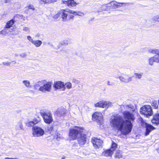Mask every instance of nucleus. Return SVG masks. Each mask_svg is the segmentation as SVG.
Returning <instances> with one entry per match:
<instances>
[{
    "label": "nucleus",
    "mask_w": 159,
    "mask_h": 159,
    "mask_svg": "<svg viewBox=\"0 0 159 159\" xmlns=\"http://www.w3.org/2000/svg\"><path fill=\"white\" fill-rule=\"evenodd\" d=\"M157 151L159 153V148L157 149Z\"/></svg>",
    "instance_id": "58"
},
{
    "label": "nucleus",
    "mask_w": 159,
    "mask_h": 159,
    "mask_svg": "<svg viewBox=\"0 0 159 159\" xmlns=\"http://www.w3.org/2000/svg\"><path fill=\"white\" fill-rule=\"evenodd\" d=\"M122 152L121 151L119 150H116L115 155V157L116 159H119L122 157Z\"/></svg>",
    "instance_id": "21"
},
{
    "label": "nucleus",
    "mask_w": 159,
    "mask_h": 159,
    "mask_svg": "<svg viewBox=\"0 0 159 159\" xmlns=\"http://www.w3.org/2000/svg\"><path fill=\"white\" fill-rule=\"evenodd\" d=\"M107 85L109 86H112L114 84L110 82L109 81H107Z\"/></svg>",
    "instance_id": "45"
},
{
    "label": "nucleus",
    "mask_w": 159,
    "mask_h": 159,
    "mask_svg": "<svg viewBox=\"0 0 159 159\" xmlns=\"http://www.w3.org/2000/svg\"><path fill=\"white\" fill-rule=\"evenodd\" d=\"M154 62H155V59L153 57H151L149 58L148 59V64L150 66H152L153 65Z\"/></svg>",
    "instance_id": "26"
},
{
    "label": "nucleus",
    "mask_w": 159,
    "mask_h": 159,
    "mask_svg": "<svg viewBox=\"0 0 159 159\" xmlns=\"http://www.w3.org/2000/svg\"><path fill=\"white\" fill-rule=\"evenodd\" d=\"M41 84L43 85V86L39 87V91L43 93L50 91L51 89V83L50 82H45V81L42 80L38 82L34 86L36 87L40 86Z\"/></svg>",
    "instance_id": "2"
},
{
    "label": "nucleus",
    "mask_w": 159,
    "mask_h": 159,
    "mask_svg": "<svg viewBox=\"0 0 159 159\" xmlns=\"http://www.w3.org/2000/svg\"><path fill=\"white\" fill-rule=\"evenodd\" d=\"M152 20L153 21L159 22V15H156L153 17Z\"/></svg>",
    "instance_id": "35"
},
{
    "label": "nucleus",
    "mask_w": 159,
    "mask_h": 159,
    "mask_svg": "<svg viewBox=\"0 0 159 159\" xmlns=\"http://www.w3.org/2000/svg\"><path fill=\"white\" fill-rule=\"evenodd\" d=\"M92 118L94 120L97 122L100 121L102 120V115L100 112H96L93 115Z\"/></svg>",
    "instance_id": "13"
},
{
    "label": "nucleus",
    "mask_w": 159,
    "mask_h": 159,
    "mask_svg": "<svg viewBox=\"0 0 159 159\" xmlns=\"http://www.w3.org/2000/svg\"><path fill=\"white\" fill-rule=\"evenodd\" d=\"M53 129V127H51L50 128V130H52Z\"/></svg>",
    "instance_id": "54"
},
{
    "label": "nucleus",
    "mask_w": 159,
    "mask_h": 159,
    "mask_svg": "<svg viewBox=\"0 0 159 159\" xmlns=\"http://www.w3.org/2000/svg\"><path fill=\"white\" fill-rule=\"evenodd\" d=\"M65 85V87H66L67 89H70L72 88V86L71 84L69 82H67L66 83Z\"/></svg>",
    "instance_id": "32"
},
{
    "label": "nucleus",
    "mask_w": 159,
    "mask_h": 159,
    "mask_svg": "<svg viewBox=\"0 0 159 159\" xmlns=\"http://www.w3.org/2000/svg\"><path fill=\"white\" fill-rule=\"evenodd\" d=\"M40 113L45 123L49 124L52 122L53 119L51 112L45 110H41Z\"/></svg>",
    "instance_id": "4"
},
{
    "label": "nucleus",
    "mask_w": 159,
    "mask_h": 159,
    "mask_svg": "<svg viewBox=\"0 0 159 159\" xmlns=\"http://www.w3.org/2000/svg\"><path fill=\"white\" fill-rule=\"evenodd\" d=\"M118 78L121 82L126 83H128L129 82L131 81L132 79L131 77H127L122 76H120Z\"/></svg>",
    "instance_id": "16"
},
{
    "label": "nucleus",
    "mask_w": 159,
    "mask_h": 159,
    "mask_svg": "<svg viewBox=\"0 0 159 159\" xmlns=\"http://www.w3.org/2000/svg\"><path fill=\"white\" fill-rule=\"evenodd\" d=\"M68 11L70 13L72 14L75 15H77L80 16H83L84 15V13L82 12L76 11L71 10H69Z\"/></svg>",
    "instance_id": "22"
},
{
    "label": "nucleus",
    "mask_w": 159,
    "mask_h": 159,
    "mask_svg": "<svg viewBox=\"0 0 159 159\" xmlns=\"http://www.w3.org/2000/svg\"><path fill=\"white\" fill-rule=\"evenodd\" d=\"M159 50L157 49H150L148 50V52L149 53L156 54L159 53Z\"/></svg>",
    "instance_id": "27"
},
{
    "label": "nucleus",
    "mask_w": 159,
    "mask_h": 159,
    "mask_svg": "<svg viewBox=\"0 0 159 159\" xmlns=\"http://www.w3.org/2000/svg\"><path fill=\"white\" fill-rule=\"evenodd\" d=\"M146 131L145 133V136L148 135L153 130L155 129V128L152 125L145 123Z\"/></svg>",
    "instance_id": "15"
},
{
    "label": "nucleus",
    "mask_w": 159,
    "mask_h": 159,
    "mask_svg": "<svg viewBox=\"0 0 159 159\" xmlns=\"http://www.w3.org/2000/svg\"><path fill=\"white\" fill-rule=\"evenodd\" d=\"M46 1V4H50L53 2L52 0H45Z\"/></svg>",
    "instance_id": "43"
},
{
    "label": "nucleus",
    "mask_w": 159,
    "mask_h": 159,
    "mask_svg": "<svg viewBox=\"0 0 159 159\" xmlns=\"http://www.w3.org/2000/svg\"><path fill=\"white\" fill-rule=\"evenodd\" d=\"M77 139L78 143L80 146H82L86 142V134L84 133V131H83V133H81Z\"/></svg>",
    "instance_id": "9"
},
{
    "label": "nucleus",
    "mask_w": 159,
    "mask_h": 159,
    "mask_svg": "<svg viewBox=\"0 0 159 159\" xmlns=\"http://www.w3.org/2000/svg\"><path fill=\"white\" fill-rule=\"evenodd\" d=\"M124 118L119 115L112 116L111 122L114 127L117 128L124 135H127L131 131L133 123L135 119L134 112L125 111L123 112Z\"/></svg>",
    "instance_id": "1"
},
{
    "label": "nucleus",
    "mask_w": 159,
    "mask_h": 159,
    "mask_svg": "<svg viewBox=\"0 0 159 159\" xmlns=\"http://www.w3.org/2000/svg\"><path fill=\"white\" fill-rule=\"evenodd\" d=\"M11 63L12 62V63H13L12 64H13V65L15 64H16V61H11Z\"/></svg>",
    "instance_id": "49"
},
{
    "label": "nucleus",
    "mask_w": 159,
    "mask_h": 159,
    "mask_svg": "<svg viewBox=\"0 0 159 159\" xmlns=\"http://www.w3.org/2000/svg\"><path fill=\"white\" fill-rule=\"evenodd\" d=\"M140 112L141 114L144 115L147 117L151 116L153 114L151 107L149 105L143 106L141 108Z\"/></svg>",
    "instance_id": "6"
},
{
    "label": "nucleus",
    "mask_w": 159,
    "mask_h": 159,
    "mask_svg": "<svg viewBox=\"0 0 159 159\" xmlns=\"http://www.w3.org/2000/svg\"><path fill=\"white\" fill-rule=\"evenodd\" d=\"M113 153V152L111 149H108L102 152V155L106 157H111Z\"/></svg>",
    "instance_id": "19"
},
{
    "label": "nucleus",
    "mask_w": 159,
    "mask_h": 159,
    "mask_svg": "<svg viewBox=\"0 0 159 159\" xmlns=\"http://www.w3.org/2000/svg\"><path fill=\"white\" fill-rule=\"evenodd\" d=\"M66 110L63 107H62L58 108L56 111L55 114L59 117H63L64 116L66 113Z\"/></svg>",
    "instance_id": "12"
},
{
    "label": "nucleus",
    "mask_w": 159,
    "mask_h": 159,
    "mask_svg": "<svg viewBox=\"0 0 159 159\" xmlns=\"http://www.w3.org/2000/svg\"><path fill=\"white\" fill-rule=\"evenodd\" d=\"M154 59H155V61L157 63H159V53H157L156 55L153 56Z\"/></svg>",
    "instance_id": "31"
},
{
    "label": "nucleus",
    "mask_w": 159,
    "mask_h": 159,
    "mask_svg": "<svg viewBox=\"0 0 159 159\" xmlns=\"http://www.w3.org/2000/svg\"><path fill=\"white\" fill-rule=\"evenodd\" d=\"M10 0H4V1L5 3H7L9 2Z\"/></svg>",
    "instance_id": "50"
},
{
    "label": "nucleus",
    "mask_w": 159,
    "mask_h": 159,
    "mask_svg": "<svg viewBox=\"0 0 159 159\" xmlns=\"http://www.w3.org/2000/svg\"><path fill=\"white\" fill-rule=\"evenodd\" d=\"M14 55H15V57H18V54H17V53L15 54Z\"/></svg>",
    "instance_id": "52"
},
{
    "label": "nucleus",
    "mask_w": 159,
    "mask_h": 159,
    "mask_svg": "<svg viewBox=\"0 0 159 159\" xmlns=\"http://www.w3.org/2000/svg\"><path fill=\"white\" fill-rule=\"evenodd\" d=\"M14 20L12 19L9 21H8L5 25V28H10L13 25L15 22Z\"/></svg>",
    "instance_id": "20"
},
{
    "label": "nucleus",
    "mask_w": 159,
    "mask_h": 159,
    "mask_svg": "<svg viewBox=\"0 0 159 159\" xmlns=\"http://www.w3.org/2000/svg\"><path fill=\"white\" fill-rule=\"evenodd\" d=\"M44 133V130L40 127L35 126L32 128V134L34 137H37L42 136Z\"/></svg>",
    "instance_id": "7"
},
{
    "label": "nucleus",
    "mask_w": 159,
    "mask_h": 159,
    "mask_svg": "<svg viewBox=\"0 0 159 159\" xmlns=\"http://www.w3.org/2000/svg\"><path fill=\"white\" fill-rule=\"evenodd\" d=\"M143 74V73H135L134 74V77L139 79H140L142 78V75Z\"/></svg>",
    "instance_id": "28"
},
{
    "label": "nucleus",
    "mask_w": 159,
    "mask_h": 159,
    "mask_svg": "<svg viewBox=\"0 0 159 159\" xmlns=\"http://www.w3.org/2000/svg\"><path fill=\"white\" fill-rule=\"evenodd\" d=\"M112 103L109 101H101L95 104V107H101L102 108H107L111 107L112 106Z\"/></svg>",
    "instance_id": "8"
},
{
    "label": "nucleus",
    "mask_w": 159,
    "mask_h": 159,
    "mask_svg": "<svg viewBox=\"0 0 159 159\" xmlns=\"http://www.w3.org/2000/svg\"><path fill=\"white\" fill-rule=\"evenodd\" d=\"M151 105L155 109H157L158 108V105L157 102L156 101H152L151 103Z\"/></svg>",
    "instance_id": "30"
},
{
    "label": "nucleus",
    "mask_w": 159,
    "mask_h": 159,
    "mask_svg": "<svg viewBox=\"0 0 159 159\" xmlns=\"http://www.w3.org/2000/svg\"><path fill=\"white\" fill-rule=\"evenodd\" d=\"M12 159H19L17 158H12Z\"/></svg>",
    "instance_id": "56"
},
{
    "label": "nucleus",
    "mask_w": 159,
    "mask_h": 159,
    "mask_svg": "<svg viewBox=\"0 0 159 159\" xmlns=\"http://www.w3.org/2000/svg\"><path fill=\"white\" fill-rule=\"evenodd\" d=\"M23 30L27 32H29L30 31V29L28 27L24 26L23 27Z\"/></svg>",
    "instance_id": "36"
},
{
    "label": "nucleus",
    "mask_w": 159,
    "mask_h": 159,
    "mask_svg": "<svg viewBox=\"0 0 159 159\" xmlns=\"http://www.w3.org/2000/svg\"><path fill=\"white\" fill-rule=\"evenodd\" d=\"M28 8L29 9H32L33 10L35 9L34 6L32 5H30L28 6Z\"/></svg>",
    "instance_id": "42"
},
{
    "label": "nucleus",
    "mask_w": 159,
    "mask_h": 159,
    "mask_svg": "<svg viewBox=\"0 0 159 159\" xmlns=\"http://www.w3.org/2000/svg\"><path fill=\"white\" fill-rule=\"evenodd\" d=\"M11 63V62H4L2 63L5 66H10V64Z\"/></svg>",
    "instance_id": "39"
},
{
    "label": "nucleus",
    "mask_w": 159,
    "mask_h": 159,
    "mask_svg": "<svg viewBox=\"0 0 159 159\" xmlns=\"http://www.w3.org/2000/svg\"><path fill=\"white\" fill-rule=\"evenodd\" d=\"M16 129L17 130H20V129L24 130L23 125L21 122L20 121L18 123Z\"/></svg>",
    "instance_id": "25"
},
{
    "label": "nucleus",
    "mask_w": 159,
    "mask_h": 159,
    "mask_svg": "<svg viewBox=\"0 0 159 159\" xmlns=\"http://www.w3.org/2000/svg\"><path fill=\"white\" fill-rule=\"evenodd\" d=\"M27 39L28 40H29L30 42L33 43V42L34 41L32 39L31 37L30 36H27Z\"/></svg>",
    "instance_id": "38"
},
{
    "label": "nucleus",
    "mask_w": 159,
    "mask_h": 159,
    "mask_svg": "<svg viewBox=\"0 0 159 159\" xmlns=\"http://www.w3.org/2000/svg\"><path fill=\"white\" fill-rule=\"evenodd\" d=\"M69 10L68 9L67 10H63L61 12V17L64 21L68 20V17H69L68 13H70L68 11Z\"/></svg>",
    "instance_id": "14"
},
{
    "label": "nucleus",
    "mask_w": 159,
    "mask_h": 159,
    "mask_svg": "<svg viewBox=\"0 0 159 159\" xmlns=\"http://www.w3.org/2000/svg\"><path fill=\"white\" fill-rule=\"evenodd\" d=\"M53 2H54L57 1V0H52Z\"/></svg>",
    "instance_id": "55"
},
{
    "label": "nucleus",
    "mask_w": 159,
    "mask_h": 159,
    "mask_svg": "<svg viewBox=\"0 0 159 159\" xmlns=\"http://www.w3.org/2000/svg\"><path fill=\"white\" fill-rule=\"evenodd\" d=\"M65 159V157H62V159Z\"/></svg>",
    "instance_id": "57"
},
{
    "label": "nucleus",
    "mask_w": 159,
    "mask_h": 159,
    "mask_svg": "<svg viewBox=\"0 0 159 159\" xmlns=\"http://www.w3.org/2000/svg\"><path fill=\"white\" fill-rule=\"evenodd\" d=\"M72 82L74 83H77L78 82V81L75 79H73L72 80Z\"/></svg>",
    "instance_id": "46"
},
{
    "label": "nucleus",
    "mask_w": 159,
    "mask_h": 159,
    "mask_svg": "<svg viewBox=\"0 0 159 159\" xmlns=\"http://www.w3.org/2000/svg\"><path fill=\"white\" fill-rule=\"evenodd\" d=\"M69 43V41L67 40H64L61 42V43L62 45L65 46L68 45Z\"/></svg>",
    "instance_id": "34"
},
{
    "label": "nucleus",
    "mask_w": 159,
    "mask_h": 159,
    "mask_svg": "<svg viewBox=\"0 0 159 159\" xmlns=\"http://www.w3.org/2000/svg\"><path fill=\"white\" fill-rule=\"evenodd\" d=\"M20 56L22 57H25L26 56V54L25 53H23L20 54Z\"/></svg>",
    "instance_id": "44"
},
{
    "label": "nucleus",
    "mask_w": 159,
    "mask_h": 159,
    "mask_svg": "<svg viewBox=\"0 0 159 159\" xmlns=\"http://www.w3.org/2000/svg\"><path fill=\"white\" fill-rule=\"evenodd\" d=\"M69 17H68V20L70 18H72L74 17L73 15H70L69 14Z\"/></svg>",
    "instance_id": "48"
},
{
    "label": "nucleus",
    "mask_w": 159,
    "mask_h": 159,
    "mask_svg": "<svg viewBox=\"0 0 159 159\" xmlns=\"http://www.w3.org/2000/svg\"><path fill=\"white\" fill-rule=\"evenodd\" d=\"M117 146V144L114 142H113L112 143L111 148L110 149H111V150L113 152V151L116 148Z\"/></svg>",
    "instance_id": "29"
},
{
    "label": "nucleus",
    "mask_w": 159,
    "mask_h": 159,
    "mask_svg": "<svg viewBox=\"0 0 159 159\" xmlns=\"http://www.w3.org/2000/svg\"><path fill=\"white\" fill-rule=\"evenodd\" d=\"M63 3L66 4L69 7H73L76 6V3L74 0H68V1H63Z\"/></svg>",
    "instance_id": "18"
},
{
    "label": "nucleus",
    "mask_w": 159,
    "mask_h": 159,
    "mask_svg": "<svg viewBox=\"0 0 159 159\" xmlns=\"http://www.w3.org/2000/svg\"><path fill=\"white\" fill-rule=\"evenodd\" d=\"M91 142L94 147L96 148H98L101 146L103 143V141L102 140L96 138H92Z\"/></svg>",
    "instance_id": "10"
},
{
    "label": "nucleus",
    "mask_w": 159,
    "mask_h": 159,
    "mask_svg": "<svg viewBox=\"0 0 159 159\" xmlns=\"http://www.w3.org/2000/svg\"><path fill=\"white\" fill-rule=\"evenodd\" d=\"M127 3H120L117 2L115 1L111 2L107 4H104L102 5V7L104 10H107L109 7L114 8L122 7L123 5L127 4Z\"/></svg>",
    "instance_id": "5"
},
{
    "label": "nucleus",
    "mask_w": 159,
    "mask_h": 159,
    "mask_svg": "<svg viewBox=\"0 0 159 159\" xmlns=\"http://www.w3.org/2000/svg\"><path fill=\"white\" fill-rule=\"evenodd\" d=\"M3 30H2L1 31H0V34H3Z\"/></svg>",
    "instance_id": "51"
},
{
    "label": "nucleus",
    "mask_w": 159,
    "mask_h": 159,
    "mask_svg": "<svg viewBox=\"0 0 159 159\" xmlns=\"http://www.w3.org/2000/svg\"><path fill=\"white\" fill-rule=\"evenodd\" d=\"M54 87L56 89H61L62 91H65L66 89L64 83L61 81L55 82Z\"/></svg>",
    "instance_id": "11"
},
{
    "label": "nucleus",
    "mask_w": 159,
    "mask_h": 159,
    "mask_svg": "<svg viewBox=\"0 0 159 159\" xmlns=\"http://www.w3.org/2000/svg\"><path fill=\"white\" fill-rule=\"evenodd\" d=\"M36 47H38L42 44V42L39 40H34L33 43Z\"/></svg>",
    "instance_id": "24"
},
{
    "label": "nucleus",
    "mask_w": 159,
    "mask_h": 159,
    "mask_svg": "<svg viewBox=\"0 0 159 159\" xmlns=\"http://www.w3.org/2000/svg\"><path fill=\"white\" fill-rule=\"evenodd\" d=\"M138 121L141 124H143L144 122L143 118L141 117H139V118Z\"/></svg>",
    "instance_id": "40"
},
{
    "label": "nucleus",
    "mask_w": 159,
    "mask_h": 159,
    "mask_svg": "<svg viewBox=\"0 0 159 159\" xmlns=\"http://www.w3.org/2000/svg\"><path fill=\"white\" fill-rule=\"evenodd\" d=\"M5 159H12V158H9L8 157H6L5 158Z\"/></svg>",
    "instance_id": "53"
},
{
    "label": "nucleus",
    "mask_w": 159,
    "mask_h": 159,
    "mask_svg": "<svg viewBox=\"0 0 159 159\" xmlns=\"http://www.w3.org/2000/svg\"><path fill=\"white\" fill-rule=\"evenodd\" d=\"M35 123L33 121H30L29 122L27 123L26 124V125L28 127H31L33 126Z\"/></svg>",
    "instance_id": "33"
},
{
    "label": "nucleus",
    "mask_w": 159,
    "mask_h": 159,
    "mask_svg": "<svg viewBox=\"0 0 159 159\" xmlns=\"http://www.w3.org/2000/svg\"><path fill=\"white\" fill-rule=\"evenodd\" d=\"M83 129L79 127L75 126L70 129L69 131V138L70 140H74L77 139L81 133L84 131Z\"/></svg>",
    "instance_id": "3"
},
{
    "label": "nucleus",
    "mask_w": 159,
    "mask_h": 159,
    "mask_svg": "<svg viewBox=\"0 0 159 159\" xmlns=\"http://www.w3.org/2000/svg\"><path fill=\"white\" fill-rule=\"evenodd\" d=\"M23 84L27 88L29 89L31 88V86L30 85V82L28 80H24L22 81Z\"/></svg>",
    "instance_id": "23"
},
{
    "label": "nucleus",
    "mask_w": 159,
    "mask_h": 159,
    "mask_svg": "<svg viewBox=\"0 0 159 159\" xmlns=\"http://www.w3.org/2000/svg\"><path fill=\"white\" fill-rule=\"evenodd\" d=\"M60 13H58L56 15L54 16L55 18H57L59 16Z\"/></svg>",
    "instance_id": "47"
},
{
    "label": "nucleus",
    "mask_w": 159,
    "mask_h": 159,
    "mask_svg": "<svg viewBox=\"0 0 159 159\" xmlns=\"http://www.w3.org/2000/svg\"><path fill=\"white\" fill-rule=\"evenodd\" d=\"M151 121L152 124L154 125H159V113L156 114L154 116Z\"/></svg>",
    "instance_id": "17"
},
{
    "label": "nucleus",
    "mask_w": 159,
    "mask_h": 159,
    "mask_svg": "<svg viewBox=\"0 0 159 159\" xmlns=\"http://www.w3.org/2000/svg\"><path fill=\"white\" fill-rule=\"evenodd\" d=\"M39 3L41 4H46V1L45 0H39Z\"/></svg>",
    "instance_id": "41"
},
{
    "label": "nucleus",
    "mask_w": 159,
    "mask_h": 159,
    "mask_svg": "<svg viewBox=\"0 0 159 159\" xmlns=\"http://www.w3.org/2000/svg\"><path fill=\"white\" fill-rule=\"evenodd\" d=\"M126 106L132 110V111H134L135 110L134 107L131 104L127 105Z\"/></svg>",
    "instance_id": "37"
}]
</instances>
